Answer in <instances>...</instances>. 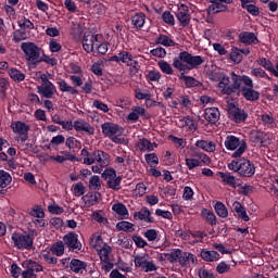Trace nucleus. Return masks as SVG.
Segmentation results:
<instances>
[{"instance_id":"nucleus-40","label":"nucleus","mask_w":278,"mask_h":278,"mask_svg":"<svg viewBox=\"0 0 278 278\" xmlns=\"http://www.w3.org/2000/svg\"><path fill=\"white\" fill-rule=\"evenodd\" d=\"M251 75L257 79H268V81H273V78H270V76H268L266 71L262 70V67L252 68Z\"/></svg>"},{"instance_id":"nucleus-36","label":"nucleus","mask_w":278,"mask_h":278,"mask_svg":"<svg viewBox=\"0 0 278 278\" xmlns=\"http://www.w3.org/2000/svg\"><path fill=\"white\" fill-rule=\"evenodd\" d=\"M219 177L223 179L224 184H227V186H230V188H238V186H240L236 181V178L229 173H220Z\"/></svg>"},{"instance_id":"nucleus-45","label":"nucleus","mask_w":278,"mask_h":278,"mask_svg":"<svg viewBox=\"0 0 278 278\" xmlns=\"http://www.w3.org/2000/svg\"><path fill=\"white\" fill-rule=\"evenodd\" d=\"M27 31H25L23 28L13 31V41L15 42H22V40H27Z\"/></svg>"},{"instance_id":"nucleus-50","label":"nucleus","mask_w":278,"mask_h":278,"mask_svg":"<svg viewBox=\"0 0 278 278\" xmlns=\"http://www.w3.org/2000/svg\"><path fill=\"white\" fill-rule=\"evenodd\" d=\"M65 147H67L68 149H80L81 142L77 140L75 137H68L65 140Z\"/></svg>"},{"instance_id":"nucleus-52","label":"nucleus","mask_w":278,"mask_h":278,"mask_svg":"<svg viewBox=\"0 0 278 278\" xmlns=\"http://www.w3.org/2000/svg\"><path fill=\"white\" fill-rule=\"evenodd\" d=\"M144 160L149 166H157L160 164V159L157 157V154L155 153H150L144 155Z\"/></svg>"},{"instance_id":"nucleus-54","label":"nucleus","mask_w":278,"mask_h":278,"mask_svg":"<svg viewBox=\"0 0 278 278\" xmlns=\"http://www.w3.org/2000/svg\"><path fill=\"white\" fill-rule=\"evenodd\" d=\"M0 88L2 99H5V97L8 96V88H10V81L8 80V78L0 77Z\"/></svg>"},{"instance_id":"nucleus-39","label":"nucleus","mask_w":278,"mask_h":278,"mask_svg":"<svg viewBox=\"0 0 278 278\" xmlns=\"http://www.w3.org/2000/svg\"><path fill=\"white\" fill-rule=\"evenodd\" d=\"M110 253H112V247L104 243L103 247L99 249L100 262H108L110 260Z\"/></svg>"},{"instance_id":"nucleus-26","label":"nucleus","mask_w":278,"mask_h":278,"mask_svg":"<svg viewBox=\"0 0 278 278\" xmlns=\"http://www.w3.org/2000/svg\"><path fill=\"white\" fill-rule=\"evenodd\" d=\"M179 79L185 83L186 88H201L203 86V83L192 76H186L185 73H180Z\"/></svg>"},{"instance_id":"nucleus-4","label":"nucleus","mask_w":278,"mask_h":278,"mask_svg":"<svg viewBox=\"0 0 278 278\" xmlns=\"http://www.w3.org/2000/svg\"><path fill=\"white\" fill-rule=\"evenodd\" d=\"M80 155L84 157V164L91 166V164H99L100 166H109L110 165V155L108 152L102 150H96L92 153L88 152V149L84 148L80 152Z\"/></svg>"},{"instance_id":"nucleus-64","label":"nucleus","mask_w":278,"mask_h":278,"mask_svg":"<svg viewBox=\"0 0 278 278\" xmlns=\"http://www.w3.org/2000/svg\"><path fill=\"white\" fill-rule=\"evenodd\" d=\"M151 55H153L154 58H166V49L162 48V47H157L155 49H152L150 51Z\"/></svg>"},{"instance_id":"nucleus-7","label":"nucleus","mask_w":278,"mask_h":278,"mask_svg":"<svg viewBox=\"0 0 278 278\" xmlns=\"http://www.w3.org/2000/svg\"><path fill=\"white\" fill-rule=\"evenodd\" d=\"M11 240L15 249H20L21 251H31V249H34V237L27 232H13Z\"/></svg>"},{"instance_id":"nucleus-57","label":"nucleus","mask_w":278,"mask_h":278,"mask_svg":"<svg viewBox=\"0 0 278 278\" xmlns=\"http://www.w3.org/2000/svg\"><path fill=\"white\" fill-rule=\"evenodd\" d=\"M162 21H164L166 25H170L172 27L173 25H175V16L173 15V13H170V11L163 12Z\"/></svg>"},{"instance_id":"nucleus-51","label":"nucleus","mask_w":278,"mask_h":278,"mask_svg":"<svg viewBox=\"0 0 278 278\" xmlns=\"http://www.w3.org/2000/svg\"><path fill=\"white\" fill-rule=\"evenodd\" d=\"M51 251L58 257H62V254L64 253V242L59 241L54 243L51 248Z\"/></svg>"},{"instance_id":"nucleus-38","label":"nucleus","mask_w":278,"mask_h":278,"mask_svg":"<svg viewBox=\"0 0 278 278\" xmlns=\"http://www.w3.org/2000/svg\"><path fill=\"white\" fill-rule=\"evenodd\" d=\"M10 184H12V175L3 169H0V188H8Z\"/></svg>"},{"instance_id":"nucleus-19","label":"nucleus","mask_w":278,"mask_h":278,"mask_svg":"<svg viewBox=\"0 0 278 278\" xmlns=\"http://www.w3.org/2000/svg\"><path fill=\"white\" fill-rule=\"evenodd\" d=\"M74 129L75 131H85L88 136H94V127L83 118L74 122Z\"/></svg>"},{"instance_id":"nucleus-61","label":"nucleus","mask_w":278,"mask_h":278,"mask_svg":"<svg viewBox=\"0 0 278 278\" xmlns=\"http://www.w3.org/2000/svg\"><path fill=\"white\" fill-rule=\"evenodd\" d=\"M159 67L163 73H165V75H173V67L170 66V64H168V62L166 61L159 62Z\"/></svg>"},{"instance_id":"nucleus-59","label":"nucleus","mask_w":278,"mask_h":278,"mask_svg":"<svg viewBox=\"0 0 278 278\" xmlns=\"http://www.w3.org/2000/svg\"><path fill=\"white\" fill-rule=\"evenodd\" d=\"M64 142H66V138L64 137V135H58L55 137H52L50 146L55 148L60 147V144H64Z\"/></svg>"},{"instance_id":"nucleus-46","label":"nucleus","mask_w":278,"mask_h":278,"mask_svg":"<svg viewBox=\"0 0 278 278\" xmlns=\"http://www.w3.org/2000/svg\"><path fill=\"white\" fill-rule=\"evenodd\" d=\"M134 262L136 268H141L142 270H144V267L147 266L149 260H147V255H136Z\"/></svg>"},{"instance_id":"nucleus-15","label":"nucleus","mask_w":278,"mask_h":278,"mask_svg":"<svg viewBox=\"0 0 278 278\" xmlns=\"http://www.w3.org/2000/svg\"><path fill=\"white\" fill-rule=\"evenodd\" d=\"M228 114L230 121L237 124L244 123V121L249 118V113H247V111L238 106L229 109Z\"/></svg>"},{"instance_id":"nucleus-25","label":"nucleus","mask_w":278,"mask_h":278,"mask_svg":"<svg viewBox=\"0 0 278 278\" xmlns=\"http://www.w3.org/2000/svg\"><path fill=\"white\" fill-rule=\"evenodd\" d=\"M211 5L207 8L208 14H220V12H227L229 8L226 4L220 3L216 0H210Z\"/></svg>"},{"instance_id":"nucleus-29","label":"nucleus","mask_w":278,"mask_h":278,"mask_svg":"<svg viewBox=\"0 0 278 278\" xmlns=\"http://www.w3.org/2000/svg\"><path fill=\"white\" fill-rule=\"evenodd\" d=\"M147 22V15L142 12L136 13L131 17V24L136 29H142L144 27V23Z\"/></svg>"},{"instance_id":"nucleus-41","label":"nucleus","mask_w":278,"mask_h":278,"mask_svg":"<svg viewBox=\"0 0 278 278\" xmlns=\"http://www.w3.org/2000/svg\"><path fill=\"white\" fill-rule=\"evenodd\" d=\"M17 25L21 29H35V25L33 24V22H30L29 18L25 17V16H22L17 20Z\"/></svg>"},{"instance_id":"nucleus-49","label":"nucleus","mask_w":278,"mask_h":278,"mask_svg":"<svg viewBox=\"0 0 278 278\" xmlns=\"http://www.w3.org/2000/svg\"><path fill=\"white\" fill-rule=\"evenodd\" d=\"M90 240L91 247L99 251L101 249V244H103V238L101 235H92Z\"/></svg>"},{"instance_id":"nucleus-55","label":"nucleus","mask_w":278,"mask_h":278,"mask_svg":"<svg viewBox=\"0 0 278 278\" xmlns=\"http://www.w3.org/2000/svg\"><path fill=\"white\" fill-rule=\"evenodd\" d=\"M132 242H135L137 249H144L146 247H149L147 240L138 235L132 236Z\"/></svg>"},{"instance_id":"nucleus-17","label":"nucleus","mask_w":278,"mask_h":278,"mask_svg":"<svg viewBox=\"0 0 278 278\" xmlns=\"http://www.w3.org/2000/svg\"><path fill=\"white\" fill-rule=\"evenodd\" d=\"M102 134L106 138H113V136H121V126L112 122H105L101 125Z\"/></svg>"},{"instance_id":"nucleus-9","label":"nucleus","mask_w":278,"mask_h":278,"mask_svg":"<svg viewBox=\"0 0 278 278\" xmlns=\"http://www.w3.org/2000/svg\"><path fill=\"white\" fill-rule=\"evenodd\" d=\"M103 40V35L101 34H92V33H85L83 37V49L86 53H92L97 48V43Z\"/></svg>"},{"instance_id":"nucleus-21","label":"nucleus","mask_w":278,"mask_h":278,"mask_svg":"<svg viewBox=\"0 0 278 278\" xmlns=\"http://www.w3.org/2000/svg\"><path fill=\"white\" fill-rule=\"evenodd\" d=\"M204 118L211 125H216L217 121H220V111L218 108H206L204 110Z\"/></svg>"},{"instance_id":"nucleus-23","label":"nucleus","mask_w":278,"mask_h":278,"mask_svg":"<svg viewBox=\"0 0 278 278\" xmlns=\"http://www.w3.org/2000/svg\"><path fill=\"white\" fill-rule=\"evenodd\" d=\"M239 40L243 45H258L260 39L255 36V33L242 31L239 35Z\"/></svg>"},{"instance_id":"nucleus-27","label":"nucleus","mask_w":278,"mask_h":278,"mask_svg":"<svg viewBox=\"0 0 278 278\" xmlns=\"http://www.w3.org/2000/svg\"><path fill=\"white\" fill-rule=\"evenodd\" d=\"M181 126L186 127L188 131H197L199 129V124L194 121V117L187 115L180 119Z\"/></svg>"},{"instance_id":"nucleus-24","label":"nucleus","mask_w":278,"mask_h":278,"mask_svg":"<svg viewBox=\"0 0 278 278\" xmlns=\"http://www.w3.org/2000/svg\"><path fill=\"white\" fill-rule=\"evenodd\" d=\"M200 257L204 260V262H218L220 260V254L214 250L202 249L200 252Z\"/></svg>"},{"instance_id":"nucleus-33","label":"nucleus","mask_w":278,"mask_h":278,"mask_svg":"<svg viewBox=\"0 0 278 278\" xmlns=\"http://www.w3.org/2000/svg\"><path fill=\"white\" fill-rule=\"evenodd\" d=\"M201 216L202 218L206 219V222L208 223V225H211V227H215V225L217 224L216 215L214 214V212L207 208H202Z\"/></svg>"},{"instance_id":"nucleus-42","label":"nucleus","mask_w":278,"mask_h":278,"mask_svg":"<svg viewBox=\"0 0 278 278\" xmlns=\"http://www.w3.org/2000/svg\"><path fill=\"white\" fill-rule=\"evenodd\" d=\"M156 45H162L163 47H175V41L166 35H161L155 39Z\"/></svg>"},{"instance_id":"nucleus-32","label":"nucleus","mask_w":278,"mask_h":278,"mask_svg":"<svg viewBox=\"0 0 278 278\" xmlns=\"http://www.w3.org/2000/svg\"><path fill=\"white\" fill-rule=\"evenodd\" d=\"M117 231H125L126 233H134L136 228L132 223L122 220L116 224Z\"/></svg>"},{"instance_id":"nucleus-48","label":"nucleus","mask_w":278,"mask_h":278,"mask_svg":"<svg viewBox=\"0 0 278 278\" xmlns=\"http://www.w3.org/2000/svg\"><path fill=\"white\" fill-rule=\"evenodd\" d=\"M257 64L265 68V71H268L269 73H273L275 66H273V62L266 58H261L257 60Z\"/></svg>"},{"instance_id":"nucleus-31","label":"nucleus","mask_w":278,"mask_h":278,"mask_svg":"<svg viewBox=\"0 0 278 278\" xmlns=\"http://www.w3.org/2000/svg\"><path fill=\"white\" fill-rule=\"evenodd\" d=\"M113 212L117 214V216H121V218H129V211L127 210V206L123 203H116L112 206Z\"/></svg>"},{"instance_id":"nucleus-28","label":"nucleus","mask_w":278,"mask_h":278,"mask_svg":"<svg viewBox=\"0 0 278 278\" xmlns=\"http://www.w3.org/2000/svg\"><path fill=\"white\" fill-rule=\"evenodd\" d=\"M136 147L141 151H153L154 147H157V143L151 142V140L147 138L139 139Z\"/></svg>"},{"instance_id":"nucleus-10","label":"nucleus","mask_w":278,"mask_h":278,"mask_svg":"<svg viewBox=\"0 0 278 278\" xmlns=\"http://www.w3.org/2000/svg\"><path fill=\"white\" fill-rule=\"evenodd\" d=\"M63 242L70 251L78 253L81 250V242L79 241V235L76 232H68L63 237Z\"/></svg>"},{"instance_id":"nucleus-1","label":"nucleus","mask_w":278,"mask_h":278,"mask_svg":"<svg viewBox=\"0 0 278 278\" xmlns=\"http://www.w3.org/2000/svg\"><path fill=\"white\" fill-rule=\"evenodd\" d=\"M230 78L229 76H224L218 83V88H220L223 94L230 96L236 93V90H239L245 101H260V91L253 89L255 86L252 77L238 75L236 72H231Z\"/></svg>"},{"instance_id":"nucleus-44","label":"nucleus","mask_w":278,"mask_h":278,"mask_svg":"<svg viewBox=\"0 0 278 278\" xmlns=\"http://www.w3.org/2000/svg\"><path fill=\"white\" fill-rule=\"evenodd\" d=\"M9 75L11 79H13V81H17V83L25 81V75L16 68H11L9 71Z\"/></svg>"},{"instance_id":"nucleus-56","label":"nucleus","mask_w":278,"mask_h":278,"mask_svg":"<svg viewBox=\"0 0 278 278\" xmlns=\"http://www.w3.org/2000/svg\"><path fill=\"white\" fill-rule=\"evenodd\" d=\"M90 71H91V73H93V75H97V77L103 76V65L101 64V62L93 63L91 65Z\"/></svg>"},{"instance_id":"nucleus-11","label":"nucleus","mask_w":278,"mask_h":278,"mask_svg":"<svg viewBox=\"0 0 278 278\" xmlns=\"http://www.w3.org/2000/svg\"><path fill=\"white\" fill-rule=\"evenodd\" d=\"M195 156L199 159H185L186 166L189 168V170H194V168H199L200 166H203V164H210V156H207V154L200 152L197 153Z\"/></svg>"},{"instance_id":"nucleus-43","label":"nucleus","mask_w":278,"mask_h":278,"mask_svg":"<svg viewBox=\"0 0 278 278\" xmlns=\"http://www.w3.org/2000/svg\"><path fill=\"white\" fill-rule=\"evenodd\" d=\"M250 138L255 144H264V132L260 130H252Z\"/></svg>"},{"instance_id":"nucleus-3","label":"nucleus","mask_w":278,"mask_h":278,"mask_svg":"<svg viewBox=\"0 0 278 278\" xmlns=\"http://www.w3.org/2000/svg\"><path fill=\"white\" fill-rule=\"evenodd\" d=\"M229 170H232L233 173H238L240 177H253L255 175V164L251 162V160L242 157V159H236L232 160L230 163H228Z\"/></svg>"},{"instance_id":"nucleus-20","label":"nucleus","mask_w":278,"mask_h":278,"mask_svg":"<svg viewBox=\"0 0 278 278\" xmlns=\"http://www.w3.org/2000/svg\"><path fill=\"white\" fill-rule=\"evenodd\" d=\"M134 218L143 223H155V217L151 216V211L147 206L141 207L139 212H135Z\"/></svg>"},{"instance_id":"nucleus-12","label":"nucleus","mask_w":278,"mask_h":278,"mask_svg":"<svg viewBox=\"0 0 278 278\" xmlns=\"http://www.w3.org/2000/svg\"><path fill=\"white\" fill-rule=\"evenodd\" d=\"M11 129L14 134H18L20 141L21 142H27V139L29 138L28 131H29V126L25 124V122H14L11 124Z\"/></svg>"},{"instance_id":"nucleus-34","label":"nucleus","mask_w":278,"mask_h":278,"mask_svg":"<svg viewBox=\"0 0 278 278\" xmlns=\"http://www.w3.org/2000/svg\"><path fill=\"white\" fill-rule=\"evenodd\" d=\"M214 210L217 216H219V218H227V216H229V210H227V206L225 205V203L220 201H217L215 203Z\"/></svg>"},{"instance_id":"nucleus-63","label":"nucleus","mask_w":278,"mask_h":278,"mask_svg":"<svg viewBox=\"0 0 278 278\" xmlns=\"http://www.w3.org/2000/svg\"><path fill=\"white\" fill-rule=\"evenodd\" d=\"M96 49L98 53H100V55H105V53H108L109 51L108 45L103 42V39L99 40V42L96 46Z\"/></svg>"},{"instance_id":"nucleus-13","label":"nucleus","mask_w":278,"mask_h":278,"mask_svg":"<svg viewBox=\"0 0 278 278\" xmlns=\"http://www.w3.org/2000/svg\"><path fill=\"white\" fill-rule=\"evenodd\" d=\"M176 18L181 27H188L190 25V9L186 4H180L176 12Z\"/></svg>"},{"instance_id":"nucleus-53","label":"nucleus","mask_w":278,"mask_h":278,"mask_svg":"<svg viewBox=\"0 0 278 278\" xmlns=\"http://www.w3.org/2000/svg\"><path fill=\"white\" fill-rule=\"evenodd\" d=\"M242 59L243 56L240 52V49L232 48L230 52V60H232V62H235L236 64H240V62H242Z\"/></svg>"},{"instance_id":"nucleus-22","label":"nucleus","mask_w":278,"mask_h":278,"mask_svg":"<svg viewBox=\"0 0 278 278\" xmlns=\"http://www.w3.org/2000/svg\"><path fill=\"white\" fill-rule=\"evenodd\" d=\"M232 212H236L238 218H241V220H244V223H249L251 218L247 214V208L242 205V203L235 201L232 203Z\"/></svg>"},{"instance_id":"nucleus-2","label":"nucleus","mask_w":278,"mask_h":278,"mask_svg":"<svg viewBox=\"0 0 278 278\" xmlns=\"http://www.w3.org/2000/svg\"><path fill=\"white\" fill-rule=\"evenodd\" d=\"M205 62V59L201 55H192L188 51L179 52V54L174 58L173 66L177 71H192V68H199L201 64Z\"/></svg>"},{"instance_id":"nucleus-16","label":"nucleus","mask_w":278,"mask_h":278,"mask_svg":"<svg viewBox=\"0 0 278 278\" xmlns=\"http://www.w3.org/2000/svg\"><path fill=\"white\" fill-rule=\"evenodd\" d=\"M186 252L181 251L180 249H174L170 251V253L165 254V257H167L168 262L170 264H179L180 266H186Z\"/></svg>"},{"instance_id":"nucleus-14","label":"nucleus","mask_w":278,"mask_h":278,"mask_svg":"<svg viewBox=\"0 0 278 278\" xmlns=\"http://www.w3.org/2000/svg\"><path fill=\"white\" fill-rule=\"evenodd\" d=\"M37 92L43 99H53L54 94H58V88L52 83H47L45 85L37 86Z\"/></svg>"},{"instance_id":"nucleus-62","label":"nucleus","mask_w":278,"mask_h":278,"mask_svg":"<svg viewBox=\"0 0 278 278\" xmlns=\"http://www.w3.org/2000/svg\"><path fill=\"white\" fill-rule=\"evenodd\" d=\"M86 197H89V199L87 200V204L89 206H92V205H97V203H99V200L101 199V193L100 192H94L93 194H90V195H86Z\"/></svg>"},{"instance_id":"nucleus-60","label":"nucleus","mask_w":278,"mask_h":278,"mask_svg":"<svg viewBox=\"0 0 278 278\" xmlns=\"http://www.w3.org/2000/svg\"><path fill=\"white\" fill-rule=\"evenodd\" d=\"M89 188L91 190H99L101 188V178L99 176H92L89 180Z\"/></svg>"},{"instance_id":"nucleus-8","label":"nucleus","mask_w":278,"mask_h":278,"mask_svg":"<svg viewBox=\"0 0 278 278\" xmlns=\"http://www.w3.org/2000/svg\"><path fill=\"white\" fill-rule=\"evenodd\" d=\"M102 178L106 181L108 188L111 190L118 191L123 187H121V182L123 181V176H116V169L114 168H106L102 173Z\"/></svg>"},{"instance_id":"nucleus-5","label":"nucleus","mask_w":278,"mask_h":278,"mask_svg":"<svg viewBox=\"0 0 278 278\" xmlns=\"http://www.w3.org/2000/svg\"><path fill=\"white\" fill-rule=\"evenodd\" d=\"M224 147L227 151H235L231 157L238 159L244 155V152L247 151V141L244 139L240 140V138L233 135H228L224 141Z\"/></svg>"},{"instance_id":"nucleus-47","label":"nucleus","mask_w":278,"mask_h":278,"mask_svg":"<svg viewBox=\"0 0 278 278\" xmlns=\"http://www.w3.org/2000/svg\"><path fill=\"white\" fill-rule=\"evenodd\" d=\"M215 270L216 273H218V275H225L226 273H229L231 270V265L227 264V262L225 261H222L217 264Z\"/></svg>"},{"instance_id":"nucleus-35","label":"nucleus","mask_w":278,"mask_h":278,"mask_svg":"<svg viewBox=\"0 0 278 278\" xmlns=\"http://www.w3.org/2000/svg\"><path fill=\"white\" fill-rule=\"evenodd\" d=\"M142 236L148 240V242H159L160 240V231L153 228L143 231Z\"/></svg>"},{"instance_id":"nucleus-6","label":"nucleus","mask_w":278,"mask_h":278,"mask_svg":"<svg viewBox=\"0 0 278 278\" xmlns=\"http://www.w3.org/2000/svg\"><path fill=\"white\" fill-rule=\"evenodd\" d=\"M21 49L25 55L26 62L34 66L40 64V48L34 42H22Z\"/></svg>"},{"instance_id":"nucleus-18","label":"nucleus","mask_w":278,"mask_h":278,"mask_svg":"<svg viewBox=\"0 0 278 278\" xmlns=\"http://www.w3.org/2000/svg\"><path fill=\"white\" fill-rule=\"evenodd\" d=\"M70 268L72 273H75L76 275H86V273H88V263L78 258H72Z\"/></svg>"},{"instance_id":"nucleus-30","label":"nucleus","mask_w":278,"mask_h":278,"mask_svg":"<svg viewBox=\"0 0 278 278\" xmlns=\"http://www.w3.org/2000/svg\"><path fill=\"white\" fill-rule=\"evenodd\" d=\"M195 147L207 153H214L216 151V143L213 141L198 140L195 141Z\"/></svg>"},{"instance_id":"nucleus-58","label":"nucleus","mask_w":278,"mask_h":278,"mask_svg":"<svg viewBox=\"0 0 278 278\" xmlns=\"http://www.w3.org/2000/svg\"><path fill=\"white\" fill-rule=\"evenodd\" d=\"M132 58L134 55H131L130 52L125 50L119 52V62L126 64V66L129 64V62H132Z\"/></svg>"},{"instance_id":"nucleus-37","label":"nucleus","mask_w":278,"mask_h":278,"mask_svg":"<svg viewBox=\"0 0 278 278\" xmlns=\"http://www.w3.org/2000/svg\"><path fill=\"white\" fill-rule=\"evenodd\" d=\"M56 84L61 92H70V94H79V91L71 87V85H68L64 79L59 80Z\"/></svg>"}]
</instances>
